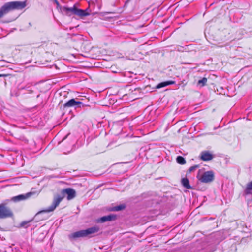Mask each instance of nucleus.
I'll return each instance as SVG.
<instances>
[{
  "instance_id": "1",
  "label": "nucleus",
  "mask_w": 252,
  "mask_h": 252,
  "mask_svg": "<svg viewBox=\"0 0 252 252\" xmlns=\"http://www.w3.org/2000/svg\"><path fill=\"white\" fill-rule=\"evenodd\" d=\"M62 10L63 12L67 16H71L73 15H75L80 17L89 16L91 12V10L89 8H87L85 10L78 9L76 7V4H74L72 7L63 6L62 8Z\"/></svg>"
},
{
  "instance_id": "2",
  "label": "nucleus",
  "mask_w": 252,
  "mask_h": 252,
  "mask_svg": "<svg viewBox=\"0 0 252 252\" xmlns=\"http://www.w3.org/2000/svg\"><path fill=\"white\" fill-rule=\"evenodd\" d=\"M26 6L25 1H12L5 3L0 9L3 16L11 10L22 9Z\"/></svg>"
},
{
  "instance_id": "3",
  "label": "nucleus",
  "mask_w": 252,
  "mask_h": 252,
  "mask_svg": "<svg viewBox=\"0 0 252 252\" xmlns=\"http://www.w3.org/2000/svg\"><path fill=\"white\" fill-rule=\"evenodd\" d=\"M99 227L95 226L89 228L85 230H81L75 232L69 235V238L70 240L76 239L77 238L86 237L90 234L97 232L99 231Z\"/></svg>"
},
{
  "instance_id": "4",
  "label": "nucleus",
  "mask_w": 252,
  "mask_h": 252,
  "mask_svg": "<svg viewBox=\"0 0 252 252\" xmlns=\"http://www.w3.org/2000/svg\"><path fill=\"white\" fill-rule=\"evenodd\" d=\"M63 197L60 195L55 196L52 204L45 210H43L38 212L34 216V219L37 220L40 215L46 212H50L54 211L56 208L59 205L60 203L63 199Z\"/></svg>"
},
{
  "instance_id": "5",
  "label": "nucleus",
  "mask_w": 252,
  "mask_h": 252,
  "mask_svg": "<svg viewBox=\"0 0 252 252\" xmlns=\"http://www.w3.org/2000/svg\"><path fill=\"white\" fill-rule=\"evenodd\" d=\"M214 179V172L210 170L205 172L200 177L199 180L202 183H208L212 182Z\"/></svg>"
},
{
  "instance_id": "6",
  "label": "nucleus",
  "mask_w": 252,
  "mask_h": 252,
  "mask_svg": "<svg viewBox=\"0 0 252 252\" xmlns=\"http://www.w3.org/2000/svg\"><path fill=\"white\" fill-rule=\"evenodd\" d=\"M12 216V212L9 208L4 204H0V219L11 217Z\"/></svg>"
},
{
  "instance_id": "7",
  "label": "nucleus",
  "mask_w": 252,
  "mask_h": 252,
  "mask_svg": "<svg viewBox=\"0 0 252 252\" xmlns=\"http://www.w3.org/2000/svg\"><path fill=\"white\" fill-rule=\"evenodd\" d=\"M84 104L80 101H77L74 99H72L64 104V107H74L75 108L83 107Z\"/></svg>"
},
{
  "instance_id": "8",
  "label": "nucleus",
  "mask_w": 252,
  "mask_h": 252,
  "mask_svg": "<svg viewBox=\"0 0 252 252\" xmlns=\"http://www.w3.org/2000/svg\"><path fill=\"white\" fill-rule=\"evenodd\" d=\"M213 155L207 151H202L200 154V158L204 161H210L213 158Z\"/></svg>"
},
{
  "instance_id": "9",
  "label": "nucleus",
  "mask_w": 252,
  "mask_h": 252,
  "mask_svg": "<svg viewBox=\"0 0 252 252\" xmlns=\"http://www.w3.org/2000/svg\"><path fill=\"white\" fill-rule=\"evenodd\" d=\"M32 194V192H29L25 194H20L11 198V200L13 202H19L22 200H25L28 198Z\"/></svg>"
},
{
  "instance_id": "10",
  "label": "nucleus",
  "mask_w": 252,
  "mask_h": 252,
  "mask_svg": "<svg viewBox=\"0 0 252 252\" xmlns=\"http://www.w3.org/2000/svg\"><path fill=\"white\" fill-rule=\"evenodd\" d=\"M116 215H109L101 217L97 220V222L103 223L106 221L115 220L116 219Z\"/></svg>"
},
{
  "instance_id": "11",
  "label": "nucleus",
  "mask_w": 252,
  "mask_h": 252,
  "mask_svg": "<svg viewBox=\"0 0 252 252\" xmlns=\"http://www.w3.org/2000/svg\"><path fill=\"white\" fill-rule=\"evenodd\" d=\"M64 192L67 194V199L70 200L73 199L75 196V191L74 189H70V188H67L66 189L64 190Z\"/></svg>"
},
{
  "instance_id": "12",
  "label": "nucleus",
  "mask_w": 252,
  "mask_h": 252,
  "mask_svg": "<svg viewBox=\"0 0 252 252\" xmlns=\"http://www.w3.org/2000/svg\"><path fill=\"white\" fill-rule=\"evenodd\" d=\"M244 193L245 195L252 194V181L247 184Z\"/></svg>"
},
{
  "instance_id": "13",
  "label": "nucleus",
  "mask_w": 252,
  "mask_h": 252,
  "mask_svg": "<svg viewBox=\"0 0 252 252\" xmlns=\"http://www.w3.org/2000/svg\"><path fill=\"white\" fill-rule=\"evenodd\" d=\"M175 83V81L171 80L161 82L157 86V88H161L169 85L174 84Z\"/></svg>"
},
{
  "instance_id": "14",
  "label": "nucleus",
  "mask_w": 252,
  "mask_h": 252,
  "mask_svg": "<svg viewBox=\"0 0 252 252\" xmlns=\"http://www.w3.org/2000/svg\"><path fill=\"white\" fill-rule=\"evenodd\" d=\"M182 184L183 186L187 189H190L191 188L189 185V181L187 178H183L182 179Z\"/></svg>"
},
{
  "instance_id": "15",
  "label": "nucleus",
  "mask_w": 252,
  "mask_h": 252,
  "mask_svg": "<svg viewBox=\"0 0 252 252\" xmlns=\"http://www.w3.org/2000/svg\"><path fill=\"white\" fill-rule=\"evenodd\" d=\"M125 207H126L125 205H124V204H121V205H117V206H116L115 207H113L111 209V211H121L122 210H123L125 208Z\"/></svg>"
},
{
  "instance_id": "16",
  "label": "nucleus",
  "mask_w": 252,
  "mask_h": 252,
  "mask_svg": "<svg viewBox=\"0 0 252 252\" xmlns=\"http://www.w3.org/2000/svg\"><path fill=\"white\" fill-rule=\"evenodd\" d=\"M176 161L180 164L183 165L186 163V161H185V158L183 157L180 156H179L177 157Z\"/></svg>"
},
{
  "instance_id": "17",
  "label": "nucleus",
  "mask_w": 252,
  "mask_h": 252,
  "mask_svg": "<svg viewBox=\"0 0 252 252\" xmlns=\"http://www.w3.org/2000/svg\"><path fill=\"white\" fill-rule=\"evenodd\" d=\"M199 165H195L194 166L190 167L189 169V170L187 172V173H191L192 172H193L194 171L196 170L198 168H199Z\"/></svg>"
},
{
  "instance_id": "18",
  "label": "nucleus",
  "mask_w": 252,
  "mask_h": 252,
  "mask_svg": "<svg viewBox=\"0 0 252 252\" xmlns=\"http://www.w3.org/2000/svg\"><path fill=\"white\" fill-rule=\"evenodd\" d=\"M207 81V78L205 77H204L202 79L199 80L198 81V84L201 85V86H204L206 84Z\"/></svg>"
},
{
  "instance_id": "19",
  "label": "nucleus",
  "mask_w": 252,
  "mask_h": 252,
  "mask_svg": "<svg viewBox=\"0 0 252 252\" xmlns=\"http://www.w3.org/2000/svg\"><path fill=\"white\" fill-rule=\"evenodd\" d=\"M240 34H241V36L240 37H237V39H240L242 38V36L244 35L246 32L245 30H240L239 31Z\"/></svg>"
},
{
  "instance_id": "20",
  "label": "nucleus",
  "mask_w": 252,
  "mask_h": 252,
  "mask_svg": "<svg viewBox=\"0 0 252 252\" xmlns=\"http://www.w3.org/2000/svg\"><path fill=\"white\" fill-rule=\"evenodd\" d=\"M28 222H23L21 224V225L22 226H25V224H26Z\"/></svg>"
},
{
  "instance_id": "21",
  "label": "nucleus",
  "mask_w": 252,
  "mask_h": 252,
  "mask_svg": "<svg viewBox=\"0 0 252 252\" xmlns=\"http://www.w3.org/2000/svg\"><path fill=\"white\" fill-rule=\"evenodd\" d=\"M114 142H110L109 145H108V146H111L113 144H114Z\"/></svg>"
},
{
  "instance_id": "22",
  "label": "nucleus",
  "mask_w": 252,
  "mask_h": 252,
  "mask_svg": "<svg viewBox=\"0 0 252 252\" xmlns=\"http://www.w3.org/2000/svg\"><path fill=\"white\" fill-rule=\"evenodd\" d=\"M39 96V94H38V95L37 96V97L38 98Z\"/></svg>"
}]
</instances>
